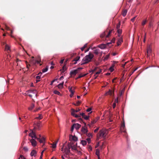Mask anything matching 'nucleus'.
<instances>
[{
    "label": "nucleus",
    "instance_id": "obj_33",
    "mask_svg": "<svg viewBox=\"0 0 159 159\" xmlns=\"http://www.w3.org/2000/svg\"><path fill=\"white\" fill-rule=\"evenodd\" d=\"M34 104H32L31 106L28 108V109L30 110H32L34 107Z\"/></svg>",
    "mask_w": 159,
    "mask_h": 159
},
{
    "label": "nucleus",
    "instance_id": "obj_29",
    "mask_svg": "<svg viewBox=\"0 0 159 159\" xmlns=\"http://www.w3.org/2000/svg\"><path fill=\"white\" fill-rule=\"evenodd\" d=\"M72 87L70 88V87H68V89L69 90V91L72 93H74L75 91L72 89Z\"/></svg>",
    "mask_w": 159,
    "mask_h": 159
},
{
    "label": "nucleus",
    "instance_id": "obj_23",
    "mask_svg": "<svg viewBox=\"0 0 159 159\" xmlns=\"http://www.w3.org/2000/svg\"><path fill=\"white\" fill-rule=\"evenodd\" d=\"M127 11L126 10H124L123 11L122 14L123 16H125L126 15Z\"/></svg>",
    "mask_w": 159,
    "mask_h": 159
},
{
    "label": "nucleus",
    "instance_id": "obj_58",
    "mask_svg": "<svg viewBox=\"0 0 159 159\" xmlns=\"http://www.w3.org/2000/svg\"><path fill=\"white\" fill-rule=\"evenodd\" d=\"M109 57V56L108 55H107L106 57H105V58H104V60H107V59Z\"/></svg>",
    "mask_w": 159,
    "mask_h": 159
},
{
    "label": "nucleus",
    "instance_id": "obj_11",
    "mask_svg": "<svg viewBox=\"0 0 159 159\" xmlns=\"http://www.w3.org/2000/svg\"><path fill=\"white\" fill-rule=\"evenodd\" d=\"M78 71L76 69L71 71L70 74L71 75H75L78 73Z\"/></svg>",
    "mask_w": 159,
    "mask_h": 159
},
{
    "label": "nucleus",
    "instance_id": "obj_17",
    "mask_svg": "<svg viewBox=\"0 0 159 159\" xmlns=\"http://www.w3.org/2000/svg\"><path fill=\"white\" fill-rule=\"evenodd\" d=\"M97 121L95 120H93L91 121L90 124H88V125L89 126V127H91V125H92L94 124H95L96 122Z\"/></svg>",
    "mask_w": 159,
    "mask_h": 159
},
{
    "label": "nucleus",
    "instance_id": "obj_60",
    "mask_svg": "<svg viewBox=\"0 0 159 159\" xmlns=\"http://www.w3.org/2000/svg\"><path fill=\"white\" fill-rule=\"evenodd\" d=\"M36 78L38 80L39 79H40V76H36Z\"/></svg>",
    "mask_w": 159,
    "mask_h": 159
},
{
    "label": "nucleus",
    "instance_id": "obj_48",
    "mask_svg": "<svg viewBox=\"0 0 159 159\" xmlns=\"http://www.w3.org/2000/svg\"><path fill=\"white\" fill-rule=\"evenodd\" d=\"M22 158H23L24 159H25V158L22 155H20V157L18 159H20V158H21V159H22Z\"/></svg>",
    "mask_w": 159,
    "mask_h": 159
},
{
    "label": "nucleus",
    "instance_id": "obj_4",
    "mask_svg": "<svg viewBox=\"0 0 159 159\" xmlns=\"http://www.w3.org/2000/svg\"><path fill=\"white\" fill-rule=\"evenodd\" d=\"M80 122L81 123L83 122L84 124V126H83L81 128V131L83 133L85 134L87 133L88 130L87 129V128L86 127V123L83 122L82 119L81 118H79V119Z\"/></svg>",
    "mask_w": 159,
    "mask_h": 159
},
{
    "label": "nucleus",
    "instance_id": "obj_41",
    "mask_svg": "<svg viewBox=\"0 0 159 159\" xmlns=\"http://www.w3.org/2000/svg\"><path fill=\"white\" fill-rule=\"evenodd\" d=\"M147 22V20H143L142 23V25H144L146 24V23Z\"/></svg>",
    "mask_w": 159,
    "mask_h": 159
},
{
    "label": "nucleus",
    "instance_id": "obj_38",
    "mask_svg": "<svg viewBox=\"0 0 159 159\" xmlns=\"http://www.w3.org/2000/svg\"><path fill=\"white\" fill-rule=\"evenodd\" d=\"M112 31V30H110L108 34L106 37V39H107V38L109 37V36L110 35V34L111 33Z\"/></svg>",
    "mask_w": 159,
    "mask_h": 159
},
{
    "label": "nucleus",
    "instance_id": "obj_6",
    "mask_svg": "<svg viewBox=\"0 0 159 159\" xmlns=\"http://www.w3.org/2000/svg\"><path fill=\"white\" fill-rule=\"evenodd\" d=\"M80 110V109H78L75 110L73 109H71V114L72 116H75L76 118H79L80 117V116L77 115V114H75V112H79Z\"/></svg>",
    "mask_w": 159,
    "mask_h": 159
},
{
    "label": "nucleus",
    "instance_id": "obj_14",
    "mask_svg": "<svg viewBox=\"0 0 159 159\" xmlns=\"http://www.w3.org/2000/svg\"><path fill=\"white\" fill-rule=\"evenodd\" d=\"M106 45L105 44H101L99 45L98 47L101 49H104L106 48Z\"/></svg>",
    "mask_w": 159,
    "mask_h": 159
},
{
    "label": "nucleus",
    "instance_id": "obj_51",
    "mask_svg": "<svg viewBox=\"0 0 159 159\" xmlns=\"http://www.w3.org/2000/svg\"><path fill=\"white\" fill-rule=\"evenodd\" d=\"M116 106V103L114 102L112 104V107L113 108H114Z\"/></svg>",
    "mask_w": 159,
    "mask_h": 159
},
{
    "label": "nucleus",
    "instance_id": "obj_56",
    "mask_svg": "<svg viewBox=\"0 0 159 159\" xmlns=\"http://www.w3.org/2000/svg\"><path fill=\"white\" fill-rule=\"evenodd\" d=\"M136 16H135V17H133V18H132L131 19V21H132L133 22L134 21V20H135V18H136Z\"/></svg>",
    "mask_w": 159,
    "mask_h": 159
},
{
    "label": "nucleus",
    "instance_id": "obj_57",
    "mask_svg": "<svg viewBox=\"0 0 159 159\" xmlns=\"http://www.w3.org/2000/svg\"><path fill=\"white\" fill-rule=\"evenodd\" d=\"M83 69V68L82 67H79L77 69H76V70H77V71L78 72V71L79 70H81L82 69Z\"/></svg>",
    "mask_w": 159,
    "mask_h": 159
},
{
    "label": "nucleus",
    "instance_id": "obj_36",
    "mask_svg": "<svg viewBox=\"0 0 159 159\" xmlns=\"http://www.w3.org/2000/svg\"><path fill=\"white\" fill-rule=\"evenodd\" d=\"M54 93L55 94H57L58 95H60V93L58 91L55 90L54 91Z\"/></svg>",
    "mask_w": 159,
    "mask_h": 159
},
{
    "label": "nucleus",
    "instance_id": "obj_9",
    "mask_svg": "<svg viewBox=\"0 0 159 159\" xmlns=\"http://www.w3.org/2000/svg\"><path fill=\"white\" fill-rule=\"evenodd\" d=\"M125 124L124 122V123L122 124L121 128V132H123L125 133H126V131L125 130Z\"/></svg>",
    "mask_w": 159,
    "mask_h": 159
},
{
    "label": "nucleus",
    "instance_id": "obj_25",
    "mask_svg": "<svg viewBox=\"0 0 159 159\" xmlns=\"http://www.w3.org/2000/svg\"><path fill=\"white\" fill-rule=\"evenodd\" d=\"M73 143H69L67 144V147L69 149H70L71 148H72V146L73 145Z\"/></svg>",
    "mask_w": 159,
    "mask_h": 159
},
{
    "label": "nucleus",
    "instance_id": "obj_21",
    "mask_svg": "<svg viewBox=\"0 0 159 159\" xmlns=\"http://www.w3.org/2000/svg\"><path fill=\"white\" fill-rule=\"evenodd\" d=\"M66 70V65H65L63 67L62 69L60 70L62 72H64V71Z\"/></svg>",
    "mask_w": 159,
    "mask_h": 159
},
{
    "label": "nucleus",
    "instance_id": "obj_8",
    "mask_svg": "<svg viewBox=\"0 0 159 159\" xmlns=\"http://www.w3.org/2000/svg\"><path fill=\"white\" fill-rule=\"evenodd\" d=\"M109 95L112 96H114V90H112L111 89H109V91L107 92L105 94V95L107 96Z\"/></svg>",
    "mask_w": 159,
    "mask_h": 159
},
{
    "label": "nucleus",
    "instance_id": "obj_24",
    "mask_svg": "<svg viewBox=\"0 0 159 159\" xmlns=\"http://www.w3.org/2000/svg\"><path fill=\"white\" fill-rule=\"evenodd\" d=\"M64 84V82H63L62 83L59 84L58 85L57 87L58 88L61 89L63 87V85Z\"/></svg>",
    "mask_w": 159,
    "mask_h": 159
},
{
    "label": "nucleus",
    "instance_id": "obj_54",
    "mask_svg": "<svg viewBox=\"0 0 159 159\" xmlns=\"http://www.w3.org/2000/svg\"><path fill=\"white\" fill-rule=\"evenodd\" d=\"M34 91H35L30 90L28 91V92L30 93H33Z\"/></svg>",
    "mask_w": 159,
    "mask_h": 159
},
{
    "label": "nucleus",
    "instance_id": "obj_49",
    "mask_svg": "<svg viewBox=\"0 0 159 159\" xmlns=\"http://www.w3.org/2000/svg\"><path fill=\"white\" fill-rule=\"evenodd\" d=\"M91 110L92 108H89L86 110V111L88 112H89Z\"/></svg>",
    "mask_w": 159,
    "mask_h": 159
},
{
    "label": "nucleus",
    "instance_id": "obj_64",
    "mask_svg": "<svg viewBox=\"0 0 159 159\" xmlns=\"http://www.w3.org/2000/svg\"><path fill=\"white\" fill-rule=\"evenodd\" d=\"M64 59H62L60 61V63L61 64H62L63 63V62H64Z\"/></svg>",
    "mask_w": 159,
    "mask_h": 159
},
{
    "label": "nucleus",
    "instance_id": "obj_15",
    "mask_svg": "<svg viewBox=\"0 0 159 159\" xmlns=\"http://www.w3.org/2000/svg\"><path fill=\"white\" fill-rule=\"evenodd\" d=\"M36 154L37 152L36 151H35L34 150H33L31 151L30 153V155L31 156H34V157H35Z\"/></svg>",
    "mask_w": 159,
    "mask_h": 159
},
{
    "label": "nucleus",
    "instance_id": "obj_10",
    "mask_svg": "<svg viewBox=\"0 0 159 159\" xmlns=\"http://www.w3.org/2000/svg\"><path fill=\"white\" fill-rule=\"evenodd\" d=\"M30 142L33 146H35L37 145V142L34 139H32L30 140Z\"/></svg>",
    "mask_w": 159,
    "mask_h": 159
},
{
    "label": "nucleus",
    "instance_id": "obj_18",
    "mask_svg": "<svg viewBox=\"0 0 159 159\" xmlns=\"http://www.w3.org/2000/svg\"><path fill=\"white\" fill-rule=\"evenodd\" d=\"M58 142V140H57L56 141L53 142L52 144H51V145L52 146V147L53 148H55L56 147V145Z\"/></svg>",
    "mask_w": 159,
    "mask_h": 159
},
{
    "label": "nucleus",
    "instance_id": "obj_1",
    "mask_svg": "<svg viewBox=\"0 0 159 159\" xmlns=\"http://www.w3.org/2000/svg\"><path fill=\"white\" fill-rule=\"evenodd\" d=\"M94 55L91 52H89L88 55L86 56L82 60L81 65L86 64L91 61Z\"/></svg>",
    "mask_w": 159,
    "mask_h": 159
},
{
    "label": "nucleus",
    "instance_id": "obj_31",
    "mask_svg": "<svg viewBox=\"0 0 159 159\" xmlns=\"http://www.w3.org/2000/svg\"><path fill=\"white\" fill-rule=\"evenodd\" d=\"M80 57L77 56L73 60V61H77L80 59Z\"/></svg>",
    "mask_w": 159,
    "mask_h": 159
},
{
    "label": "nucleus",
    "instance_id": "obj_52",
    "mask_svg": "<svg viewBox=\"0 0 159 159\" xmlns=\"http://www.w3.org/2000/svg\"><path fill=\"white\" fill-rule=\"evenodd\" d=\"M86 135L89 137H90L92 136V134L90 133L86 134Z\"/></svg>",
    "mask_w": 159,
    "mask_h": 159
},
{
    "label": "nucleus",
    "instance_id": "obj_45",
    "mask_svg": "<svg viewBox=\"0 0 159 159\" xmlns=\"http://www.w3.org/2000/svg\"><path fill=\"white\" fill-rule=\"evenodd\" d=\"M23 149L26 152H27L28 150V148L27 147H24Z\"/></svg>",
    "mask_w": 159,
    "mask_h": 159
},
{
    "label": "nucleus",
    "instance_id": "obj_44",
    "mask_svg": "<svg viewBox=\"0 0 159 159\" xmlns=\"http://www.w3.org/2000/svg\"><path fill=\"white\" fill-rule=\"evenodd\" d=\"M89 116H87L85 115L83 118H84L85 120H87L89 119Z\"/></svg>",
    "mask_w": 159,
    "mask_h": 159
},
{
    "label": "nucleus",
    "instance_id": "obj_61",
    "mask_svg": "<svg viewBox=\"0 0 159 159\" xmlns=\"http://www.w3.org/2000/svg\"><path fill=\"white\" fill-rule=\"evenodd\" d=\"M98 129H99V128H97L96 129H95L94 130V132L95 133L97 132V131L98 130Z\"/></svg>",
    "mask_w": 159,
    "mask_h": 159
},
{
    "label": "nucleus",
    "instance_id": "obj_62",
    "mask_svg": "<svg viewBox=\"0 0 159 159\" xmlns=\"http://www.w3.org/2000/svg\"><path fill=\"white\" fill-rule=\"evenodd\" d=\"M92 147L91 146H89V151L92 150Z\"/></svg>",
    "mask_w": 159,
    "mask_h": 159
},
{
    "label": "nucleus",
    "instance_id": "obj_26",
    "mask_svg": "<svg viewBox=\"0 0 159 159\" xmlns=\"http://www.w3.org/2000/svg\"><path fill=\"white\" fill-rule=\"evenodd\" d=\"M117 32L118 34V36L120 37L122 33V30L120 29H117Z\"/></svg>",
    "mask_w": 159,
    "mask_h": 159
},
{
    "label": "nucleus",
    "instance_id": "obj_28",
    "mask_svg": "<svg viewBox=\"0 0 159 159\" xmlns=\"http://www.w3.org/2000/svg\"><path fill=\"white\" fill-rule=\"evenodd\" d=\"M72 137V139L74 141H76L78 140L77 138L75 136H71Z\"/></svg>",
    "mask_w": 159,
    "mask_h": 159
},
{
    "label": "nucleus",
    "instance_id": "obj_37",
    "mask_svg": "<svg viewBox=\"0 0 159 159\" xmlns=\"http://www.w3.org/2000/svg\"><path fill=\"white\" fill-rule=\"evenodd\" d=\"M120 22H119V23L116 25V29L117 30L118 29H120Z\"/></svg>",
    "mask_w": 159,
    "mask_h": 159
},
{
    "label": "nucleus",
    "instance_id": "obj_39",
    "mask_svg": "<svg viewBox=\"0 0 159 159\" xmlns=\"http://www.w3.org/2000/svg\"><path fill=\"white\" fill-rule=\"evenodd\" d=\"M114 67V66H111V67L110 68L109 70H110L111 72H112V71H113V70H114V69H113Z\"/></svg>",
    "mask_w": 159,
    "mask_h": 159
},
{
    "label": "nucleus",
    "instance_id": "obj_43",
    "mask_svg": "<svg viewBox=\"0 0 159 159\" xmlns=\"http://www.w3.org/2000/svg\"><path fill=\"white\" fill-rule=\"evenodd\" d=\"M42 118V116L41 114L39 115V116L38 117H37L35 119H41Z\"/></svg>",
    "mask_w": 159,
    "mask_h": 159
},
{
    "label": "nucleus",
    "instance_id": "obj_46",
    "mask_svg": "<svg viewBox=\"0 0 159 159\" xmlns=\"http://www.w3.org/2000/svg\"><path fill=\"white\" fill-rule=\"evenodd\" d=\"M80 103H81L79 101H78L77 102L76 104H74V105L76 106H78L80 105Z\"/></svg>",
    "mask_w": 159,
    "mask_h": 159
},
{
    "label": "nucleus",
    "instance_id": "obj_59",
    "mask_svg": "<svg viewBox=\"0 0 159 159\" xmlns=\"http://www.w3.org/2000/svg\"><path fill=\"white\" fill-rule=\"evenodd\" d=\"M30 64H27V66H26V68L28 69V70H29V67H30Z\"/></svg>",
    "mask_w": 159,
    "mask_h": 159
},
{
    "label": "nucleus",
    "instance_id": "obj_13",
    "mask_svg": "<svg viewBox=\"0 0 159 159\" xmlns=\"http://www.w3.org/2000/svg\"><path fill=\"white\" fill-rule=\"evenodd\" d=\"M73 125L77 130L81 126V125L78 123L74 124Z\"/></svg>",
    "mask_w": 159,
    "mask_h": 159
},
{
    "label": "nucleus",
    "instance_id": "obj_47",
    "mask_svg": "<svg viewBox=\"0 0 159 159\" xmlns=\"http://www.w3.org/2000/svg\"><path fill=\"white\" fill-rule=\"evenodd\" d=\"M80 115L81 116H82L83 118L85 116V113H80Z\"/></svg>",
    "mask_w": 159,
    "mask_h": 159
},
{
    "label": "nucleus",
    "instance_id": "obj_40",
    "mask_svg": "<svg viewBox=\"0 0 159 159\" xmlns=\"http://www.w3.org/2000/svg\"><path fill=\"white\" fill-rule=\"evenodd\" d=\"M151 51H152V50H151V49L150 48V47H148L147 49V52L150 53L151 52Z\"/></svg>",
    "mask_w": 159,
    "mask_h": 159
},
{
    "label": "nucleus",
    "instance_id": "obj_63",
    "mask_svg": "<svg viewBox=\"0 0 159 159\" xmlns=\"http://www.w3.org/2000/svg\"><path fill=\"white\" fill-rule=\"evenodd\" d=\"M118 98H117L115 100V101H114V102H115V103H116V102L118 103Z\"/></svg>",
    "mask_w": 159,
    "mask_h": 159
},
{
    "label": "nucleus",
    "instance_id": "obj_55",
    "mask_svg": "<svg viewBox=\"0 0 159 159\" xmlns=\"http://www.w3.org/2000/svg\"><path fill=\"white\" fill-rule=\"evenodd\" d=\"M57 79H55L53 80L51 82V85H52L53 82H54L55 81H57Z\"/></svg>",
    "mask_w": 159,
    "mask_h": 159
},
{
    "label": "nucleus",
    "instance_id": "obj_34",
    "mask_svg": "<svg viewBox=\"0 0 159 159\" xmlns=\"http://www.w3.org/2000/svg\"><path fill=\"white\" fill-rule=\"evenodd\" d=\"M82 144L84 146L87 144V142L85 140H82L81 141Z\"/></svg>",
    "mask_w": 159,
    "mask_h": 159
},
{
    "label": "nucleus",
    "instance_id": "obj_42",
    "mask_svg": "<svg viewBox=\"0 0 159 159\" xmlns=\"http://www.w3.org/2000/svg\"><path fill=\"white\" fill-rule=\"evenodd\" d=\"M71 149L73 150H76V146L75 145H74L73 146H72Z\"/></svg>",
    "mask_w": 159,
    "mask_h": 159
},
{
    "label": "nucleus",
    "instance_id": "obj_16",
    "mask_svg": "<svg viewBox=\"0 0 159 159\" xmlns=\"http://www.w3.org/2000/svg\"><path fill=\"white\" fill-rule=\"evenodd\" d=\"M122 42H123L122 38H120L117 41V46L120 45L121 44V43Z\"/></svg>",
    "mask_w": 159,
    "mask_h": 159
},
{
    "label": "nucleus",
    "instance_id": "obj_30",
    "mask_svg": "<svg viewBox=\"0 0 159 159\" xmlns=\"http://www.w3.org/2000/svg\"><path fill=\"white\" fill-rule=\"evenodd\" d=\"M36 61V62L38 63V64H39V63L40 62H41V59H40V57L39 56L37 58V60Z\"/></svg>",
    "mask_w": 159,
    "mask_h": 159
},
{
    "label": "nucleus",
    "instance_id": "obj_2",
    "mask_svg": "<svg viewBox=\"0 0 159 159\" xmlns=\"http://www.w3.org/2000/svg\"><path fill=\"white\" fill-rule=\"evenodd\" d=\"M29 136L32 138H34L35 139H37L39 141L40 143H44L45 142V139L43 137L41 138H37L36 137L35 132L33 130H32L31 132L29 134Z\"/></svg>",
    "mask_w": 159,
    "mask_h": 159
},
{
    "label": "nucleus",
    "instance_id": "obj_22",
    "mask_svg": "<svg viewBox=\"0 0 159 159\" xmlns=\"http://www.w3.org/2000/svg\"><path fill=\"white\" fill-rule=\"evenodd\" d=\"M87 75V74H84V75L80 74V75H79V76L77 78H76V80H77V79H78L79 78H80L81 77H84L85 76H86Z\"/></svg>",
    "mask_w": 159,
    "mask_h": 159
},
{
    "label": "nucleus",
    "instance_id": "obj_53",
    "mask_svg": "<svg viewBox=\"0 0 159 159\" xmlns=\"http://www.w3.org/2000/svg\"><path fill=\"white\" fill-rule=\"evenodd\" d=\"M74 127H75L74 126V125H73L71 126V131L72 132L73 131Z\"/></svg>",
    "mask_w": 159,
    "mask_h": 159
},
{
    "label": "nucleus",
    "instance_id": "obj_19",
    "mask_svg": "<svg viewBox=\"0 0 159 159\" xmlns=\"http://www.w3.org/2000/svg\"><path fill=\"white\" fill-rule=\"evenodd\" d=\"M96 154L97 156L98 159H100V153L98 149H97L96 150Z\"/></svg>",
    "mask_w": 159,
    "mask_h": 159
},
{
    "label": "nucleus",
    "instance_id": "obj_3",
    "mask_svg": "<svg viewBox=\"0 0 159 159\" xmlns=\"http://www.w3.org/2000/svg\"><path fill=\"white\" fill-rule=\"evenodd\" d=\"M105 133V132L104 130H100L99 133L97 134V140H98L102 137L104 139H105L106 136Z\"/></svg>",
    "mask_w": 159,
    "mask_h": 159
},
{
    "label": "nucleus",
    "instance_id": "obj_20",
    "mask_svg": "<svg viewBox=\"0 0 159 159\" xmlns=\"http://www.w3.org/2000/svg\"><path fill=\"white\" fill-rule=\"evenodd\" d=\"M100 50L99 49H96L93 50V53L98 55L99 53Z\"/></svg>",
    "mask_w": 159,
    "mask_h": 159
},
{
    "label": "nucleus",
    "instance_id": "obj_27",
    "mask_svg": "<svg viewBox=\"0 0 159 159\" xmlns=\"http://www.w3.org/2000/svg\"><path fill=\"white\" fill-rule=\"evenodd\" d=\"M106 31H105L103 32V33H102L100 35V37L102 39L105 36L106 33Z\"/></svg>",
    "mask_w": 159,
    "mask_h": 159
},
{
    "label": "nucleus",
    "instance_id": "obj_35",
    "mask_svg": "<svg viewBox=\"0 0 159 159\" xmlns=\"http://www.w3.org/2000/svg\"><path fill=\"white\" fill-rule=\"evenodd\" d=\"M48 70V67L47 66L45 68L43 69L42 70V71L43 73H44V72H45L47 71Z\"/></svg>",
    "mask_w": 159,
    "mask_h": 159
},
{
    "label": "nucleus",
    "instance_id": "obj_50",
    "mask_svg": "<svg viewBox=\"0 0 159 159\" xmlns=\"http://www.w3.org/2000/svg\"><path fill=\"white\" fill-rule=\"evenodd\" d=\"M86 140L87 141L88 143H89L91 141L90 139V138H87Z\"/></svg>",
    "mask_w": 159,
    "mask_h": 159
},
{
    "label": "nucleus",
    "instance_id": "obj_7",
    "mask_svg": "<svg viewBox=\"0 0 159 159\" xmlns=\"http://www.w3.org/2000/svg\"><path fill=\"white\" fill-rule=\"evenodd\" d=\"M65 144H64L62 148H61V151L64 152L67 155H69L70 152V149H69L67 147H66L65 149H63V147Z\"/></svg>",
    "mask_w": 159,
    "mask_h": 159
},
{
    "label": "nucleus",
    "instance_id": "obj_32",
    "mask_svg": "<svg viewBox=\"0 0 159 159\" xmlns=\"http://www.w3.org/2000/svg\"><path fill=\"white\" fill-rule=\"evenodd\" d=\"M115 38H113L111 40V42L110 43H107V45H108L109 44H111L112 43H114L115 41Z\"/></svg>",
    "mask_w": 159,
    "mask_h": 159
},
{
    "label": "nucleus",
    "instance_id": "obj_12",
    "mask_svg": "<svg viewBox=\"0 0 159 159\" xmlns=\"http://www.w3.org/2000/svg\"><path fill=\"white\" fill-rule=\"evenodd\" d=\"M5 50L9 52V51H10V47L8 44H6L5 46Z\"/></svg>",
    "mask_w": 159,
    "mask_h": 159
},
{
    "label": "nucleus",
    "instance_id": "obj_5",
    "mask_svg": "<svg viewBox=\"0 0 159 159\" xmlns=\"http://www.w3.org/2000/svg\"><path fill=\"white\" fill-rule=\"evenodd\" d=\"M41 122L40 121H38L36 123H34V128L33 130H30L31 132L32 130H33L35 132V131L36 129L39 130L40 129V128L41 127Z\"/></svg>",
    "mask_w": 159,
    "mask_h": 159
}]
</instances>
